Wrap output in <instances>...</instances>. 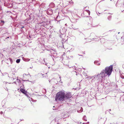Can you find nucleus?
<instances>
[{
  "label": "nucleus",
  "instance_id": "obj_44",
  "mask_svg": "<svg viewBox=\"0 0 124 124\" xmlns=\"http://www.w3.org/2000/svg\"><path fill=\"white\" fill-rule=\"evenodd\" d=\"M71 68V67H69L70 68Z\"/></svg>",
  "mask_w": 124,
  "mask_h": 124
},
{
  "label": "nucleus",
  "instance_id": "obj_28",
  "mask_svg": "<svg viewBox=\"0 0 124 124\" xmlns=\"http://www.w3.org/2000/svg\"><path fill=\"white\" fill-rule=\"evenodd\" d=\"M108 14H110V13H109Z\"/></svg>",
  "mask_w": 124,
  "mask_h": 124
},
{
  "label": "nucleus",
  "instance_id": "obj_37",
  "mask_svg": "<svg viewBox=\"0 0 124 124\" xmlns=\"http://www.w3.org/2000/svg\"><path fill=\"white\" fill-rule=\"evenodd\" d=\"M76 75H77V74H76Z\"/></svg>",
  "mask_w": 124,
  "mask_h": 124
},
{
  "label": "nucleus",
  "instance_id": "obj_22",
  "mask_svg": "<svg viewBox=\"0 0 124 124\" xmlns=\"http://www.w3.org/2000/svg\"><path fill=\"white\" fill-rule=\"evenodd\" d=\"M3 112L2 111L0 112V113L1 114H3Z\"/></svg>",
  "mask_w": 124,
  "mask_h": 124
},
{
  "label": "nucleus",
  "instance_id": "obj_29",
  "mask_svg": "<svg viewBox=\"0 0 124 124\" xmlns=\"http://www.w3.org/2000/svg\"><path fill=\"white\" fill-rule=\"evenodd\" d=\"M24 27L23 26V27H22V28H23Z\"/></svg>",
  "mask_w": 124,
  "mask_h": 124
},
{
  "label": "nucleus",
  "instance_id": "obj_26",
  "mask_svg": "<svg viewBox=\"0 0 124 124\" xmlns=\"http://www.w3.org/2000/svg\"><path fill=\"white\" fill-rule=\"evenodd\" d=\"M9 38V37H7V38H6V39H8V38Z\"/></svg>",
  "mask_w": 124,
  "mask_h": 124
},
{
  "label": "nucleus",
  "instance_id": "obj_14",
  "mask_svg": "<svg viewBox=\"0 0 124 124\" xmlns=\"http://www.w3.org/2000/svg\"><path fill=\"white\" fill-rule=\"evenodd\" d=\"M112 16H109L108 17V19L109 20H110L111 19Z\"/></svg>",
  "mask_w": 124,
  "mask_h": 124
},
{
  "label": "nucleus",
  "instance_id": "obj_15",
  "mask_svg": "<svg viewBox=\"0 0 124 124\" xmlns=\"http://www.w3.org/2000/svg\"><path fill=\"white\" fill-rule=\"evenodd\" d=\"M83 119L85 121H86V117L85 116H84L83 117Z\"/></svg>",
  "mask_w": 124,
  "mask_h": 124
},
{
  "label": "nucleus",
  "instance_id": "obj_23",
  "mask_svg": "<svg viewBox=\"0 0 124 124\" xmlns=\"http://www.w3.org/2000/svg\"><path fill=\"white\" fill-rule=\"evenodd\" d=\"M4 83V84H6L7 82H3Z\"/></svg>",
  "mask_w": 124,
  "mask_h": 124
},
{
  "label": "nucleus",
  "instance_id": "obj_32",
  "mask_svg": "<svg viewBox=\"0 0 124 124\" xmlns=\"http://www.w3.org/2000/svg\"><path fill=\"white\" fill-rule=\"evenodd\" d=\"M65 25H66L67 26V24H66H66H65Z\"/></svg>",
  "mask_w": 124,
  "mask_h": 124
},
{
  "label": "nucleus",
  "instance_id": "obj_38",
  "mask_svg": "<svg viewBox=\"0 0 124 124\" xmlns=\"http://www.w3.org/2000/svg\"><path fill=\"white\" fill-rule=\"evenodd\" d=\"M83 124H85L84 123H83Z\"/></svg>",
  "mask_w": 124,
  "mask_h": 124
},
{
  "label": "nucleus",
  "instance_id": "obj_21",
  "mask_svg": "<svg viewBox=\"0 0 124 124\" xmlns=\"http://www.w3.org/2000/svg\"><path fill=\"white\" fill-rule=\"evenodd\" d=\"M17 81L18 82L20 81V80L19 79H17Z\"/></svg>",
  "mask_w": 124,
  "mask_h": 124
},
{
  "label": "nucleus",
  "instance_id": "obj_18",
  "mask_svg": "<svg viewBox=\"0 0 124 124\" xmlns=\"http://www.w3.org/2000/svg\"><path fill=\"white\" fill-rule=\"evenodd\" d=\"M69 3L71 5H73V2L72 0L70 1Z\"/></svg>",
  "mask_w": 124,
  "mask_h": 124
},
{
  "label": "nucleus",
  "instance_id": "obj_36",
  "mask_svg": "<svg viewBox=\"0 0 124 124\" xmlns=\"http://www.w3.org/2000/svg\"><path fill=\"white\" fill-rule=\"evenodd\" d=\"M53 110H55V109L54 108H53Z\"/></svg>",
  "mask_w": 124,
  "mask_h": 124
},
{
  "label": "nucleus",
  "instance_id": "obj_39",
  "mask_svg": "<svg viewBox=\"0 0 124 124\" xmlns=\"http://www.w3.org/2000/svg\"><path fill=\"white\" fill-rule=\"evenodd\" d=\"M53 107V108H54L55 107H54H54Z\"/></svg>",
  "mask_w": 124,
  "mask_h": 124
},
{
  "label": "nucleus",
  "instance_id": "obj_35",
  "mask_svg": "<svg viewBox=\"0 0 124 124\" xmlns=\"http://www.w3.org/2000/svg\"><path fill=\"white\" fill-rule=\"evenodd\" d=\"M42 74V76L43 77V76L44 75L43 74Z\"/></svg>",
  "mask_w": 124,
  "mask_h": 124
},
{
  "label": "nucleus",
  "instance_id": "obj_4",
  "mask_svg": "<svg viewBox=\"0 0 124 124\" xmlns=\"http://www.w3.org/2000/svg\"><path fill=\"white\" fill-rule=\"evenodd\" d=\"M92 23H93L92 22H91L90 23H88V26L89 28H90L91 27H94L95 26L93 25Z\"/></svg>",
  "mask_w": 124,
  "mask_h": 124
},
{
  "label": "nucleus",
  "instance_id": "obj_6",
  "mask_svg": "<svg viewBox=\"0 0 124 124\" xmlns=\"http://www.w3.org/2000/svg\"><path fill=\"white\" fill-rule=\"evenodd\" d=\"M49 6L50 8H53L55 7V5L54 3L52 2L50 3Z\"/></svg>",
  "mask_w": 124,
  "mask_h": 124
},
{
  "label": "nucleus",
  "instance_id": "obj_33",
  "mask_svg": "<svg viewBox=\"0 0 124 124\" xmlns=\"http://www.w3.org/2000/svg\"><path fill=\"white\" fill-rule=\"evenodd\" d=\"M13 78V79H15V78Z\"/></svg>",
  "mask_w": 124,
  "mask_h": 124
},
{
  "label": "nucleus",
  "instance_id": "obj_10",
  "mask_svg": "<svg viewBox=\"0 0 124 124\" xmlns=\"http://www.w3.org/2000/svg\"><path fill=\"white\" fill-rule=\"evenodd\" d=\"M22 59L25 62H28L30 60V59L28 58H24L23 57Z\"/></svg>",
  "mask_w": 124,
  "mask_h": 124
},
{
  "label": "nucleus",
  "instance_id": "obj_41",
  "mask_svg": "<svg viewBox=\"0 0 124 124\" xmlns=\"http://www.w3.org/2000/svg\"><path fill=\"white\" fill-rule=\"evenodd\" d=\"M112 0H110V1H111Z\"/></svg>",
  "mask_w": 124,
  "mask_h": 124
},
{
  "label": "nucleus",
  "instance_id": "obj_20",
  "mask_svg": "<svg viewBox=\"0 0 124 124\" xmlns=\"http://www.w3.org/2000/svg\"><path fill=\"white\" fill-rule=\"evenodd\" d=\"M121 78H124V76H123L122 75L121 76Z\"/></svg>",
  "mask_w": 124,
  "mask_h": 124
},
{
  "label": "nucleus",
  "instance_id": "obj_45",
  "mask_svg": "<svg viewBox=\"0 0 124 124\" xmlns=\"http://www.w3.org/2000/svg\"><path fill=\"white\" fill-rule=\"evenodd\" d=\"M43 5V4H41V5Z\"/></svg>",
  "mask_w": 124,
  "mask_h": 124
},
{
  "label": "nucleus",
  "instance_id": "obj_3",
  "mask_svg": "<svg viewBox=\"0 0 124 124\" xmlns=\"http://www.w3.org/2000/svg\"><path fill=\"white\" fill-rule=\"evenodd\" d=\"M65 100L67 99H69L71 97V93L68 92L66 94L64 93Z\"/></svg>",
  "mask_w": 124,
  "mask_h": 124
},
{
  "label": "nucleus",
  "instance_id": "obj_12",
  "mask_svg": "<svg viewBox=\"0 0 124 124\" xmlns=\"http://www.w3.org/2000/svg\"><path fill=\"white\" fill-rule=\"evenodd\" d=\"M83 111V108L81 107L80 108V110H78L77 111V112L78 113H80L81 112H82Z\"/></svg>",
  "mask_w": 124,
  "mask_h": 124
},
{
  "label": "nucleus",
  "instance_id": "obj_30",
  "mask_svg": "<svg viewBox=\"0 0 124 124\" xmlns=\"http://www.w3.org/2000/svg\"><path fill=\"white\" fill-rule=\"evenodd\" d=\"M45 64H46H46H47V63H45Z\"/></svg>",
  "mask_w": 124,
  "mask_h": 124
},
{
  "label": "nucleus",
  "instance_id": "obj_16",
  "mask_svg": "<svg viewBox=\"0 0 124 124\" xmlns=\"http://www.w3.org/2000/svg\"><path fill=\"white\" fill-rule=\"evenodd\" d=\"M20 61V59H17L16 61V62L17 63H19Z\"/></svg>",
  "mask_w": 124,
  "mask_h": 124
},
{
  "label": "nucleus",
  "instance_id": "obj_40",
  "mask_svg": "<svg viewBox=\"0 0 124 124\" xmlns=\"http://www.w3.org/2000/svg\"><path fill=\"white\" fill-rule=\"evenodd\" d=\"M99 14H100V13H98Z\"/></svg>",
  "mask_w": 124,
  "mask_h": 124
},
{
  "label": "nucleus",
  "instance_id": "obj_8",
  "mask_svg": "<svg viewBox=\"0 0 124 124\" xmlns=\"http://www.w3.org/2000/svg\"><path fill=\"white\" fill-rule=\"evenodd\" d=\"M50 52L51 53V54H54L55 55H56L57 54L56 51L55 50H53L51 49L50 51Z\"/></svg>",
  "mask_w": 124,
  "mask_h": 124
},
{
  "label": "nucleus",
  "instance_id": "obj_17",
  "mask_svg": "<svg viewBox=\"0 0 124 124\" xmlns=\"http://www.w3.org/2000/svg\"><path fill=\"white\" fill-rule=\"evenodd\" d=\"M85 11H86L88 13L89 15L90 14V11L89 10H85Z\"/></svg>",
  "mask_w": 124,
  "mask_h": 124
},
{
  "label": "nucleus",
  "instance_id": "obj_13",
  "mask_svg": "<svg viewBox=\"0 0 124 124\" xmlns=\"http://www.w3.org/2000/svg\"><path fill=\"white\" fill-rule=\"evenodd\" d=\"M8 60L10 61L11 64H12L13 62V61L12 59L11 58H9Z\"/></svg>",
  "mask_w": 124,
  "mask_h": 124
},
{
  "label": "nucleus",
  "instance_id": "obj_27",
  "mask_svg": "<svg viewBox=\"0 0 124 124\" xmlns=\"http://www.w3.org/2000/svg\"><path fill=\"white\" fill-rule=\"evenodd\" d=\"M61 77H59V78H60V79H61Z\"/></svg>",
  "mask_w": 124,
  "mask_h": 124
},
{
  "label": "nucleus",
  "instance_id": "obj_43",
  "mask_svg": "<svg viewBox=\"0 0 124 124\" xmlns=\"http://www.w3.org/2000/svg\"><path fill=\"white\" fill-rule=\"evenodd\" d=\"M109 111H110V110H111V109H109Z\"/></svg>",
  "mask_w": 124,
  "mask_h": 124
},
{
  "label": "nucleus",
  "instance_id": "obj_46",
  "mask_svg": "<svg viewBox=\"0 0 124 124\" xmlns=\"http://www.w3.org/2000/svg\"><path fill=\"white\" fill-rule=\"evenodd\" d=\"M97 15H98V16H99V15H98V14H97Z\"/></svg>",
  "mask_w": 124,
  "mask_h": 124
},
{
  "label": "nucleus",
  "instance_id": "obj_1",
  "mask_svg": "<svg viewBox=\"0 0 124 124\" xmlns=\"http://www.w3.org/2000/svg\"><path fill=\"white\" fill-rule=\"evenodd\" d=\"M112 69V65L109 67H106L99 74L92 76L90 78L92 79V82H95V84L101 83L106 76L108 77L111 74Z\"/></svg>",
  "mask_w": 124,
  "mask_h": 124
},
{
  "label": "nucleus",
  "instance_id": "obj_9",
  "mask_svg": "<svg viewBox=\"0 0 124 124\" xmlns=\"http://www.w3.org/2000/svg\"><path fill=\"white\" fill-rule=\"evenodd\" d=\"M21 91L23 93L26 94L27 93V92L25 90H24L22 88H21L20 89Z\"/></svg>",
  "mask_w": 124,
  "mask_h": 124
},
{
  "label": "nucleus",
  "instance_id": "obj_31",
  "mask_svg": "<svg viewBox=\"0 0 124 124\" xmlns=\"http://www.w3.org/2000/svg\"><path fill=\"white\" fill-rule=\"evenodd\" d=\"M14 83H16V82H14Z\"/></svg>",
  "mask_w": 124,
  "mask_h": 124
},
{
  "label": "nucleus",
  "instance_id": "obj_11",
  "mask_svg": "<svg viewBox=\"0 0 124 124\" xmlns=\"http://www.w3.org/2000/svg\"><path fill=\"white\" fill-rule=\"evenodd\" d=\"M94 63L95 64L98 65H99L100 64V63H98V61H95Z\"/></svg>",
  "mask_w": 124,
  "mask_h": 124
},
{
  "label": "nucleus",
  "instance_id": "obj_19",
  "mask_svg": "<svg viewBox=\"0 0 124 124\" xmlns=\"http://www.w3.org/2000/svg\"><path fill=\"white\" fill-rule=\"evenodd\" d=\"M12 109V108H8V111H10Z\"/></svg>",
  "mask_w": 124,
  "mask_h": 124
},
{
  "label": "nucleus",
  "instance_id": "obj_42",
  "mask_svg": "<svg viewBox=\"0 0 124 124\" xmlns=\"http://www.w3.org/2000/svg\"><path fill=\"white\" fill-rule=\"evenodd\" d=\"M118 2V1H117V3Z\"/></svg>",
  "mask_w": 124,
  "mask_h": 124
},
{
  "label": "nucleus",
  "instance_id": "obj_34",
  "mask_svg": "<svg viewBox=\"0 0 124 124\" xmlns=\"http://www.w3.org/2000/svg\"><path fill=\"white\" fill-rule=\"evenodd\" d=\"M44 61L45 62V59H44Z\"/></svg>",
  "mask_w": 124,
  "mask_h": 124
},
{
  "label": "nucleus",
  "instance_id": "obj_25",
  "mask_svg": "<svg viewBox=\"0 0 124 124\" xmlns=\"http://www.w3.org/2000/svg\"><path fill=\"white\" fill-rule=\"evenodd\" d=\"M1 22H2V23H4V21H1Z\"/></svg>",
  "mask_w": 124,
  "mask_h": 124
},
{
  "label": "nucleus",
  "instance_id": "obj_5",
  "mask_svg": "<svg viewBox=\"0 0 124 124\" xmlns=\"http://www.w3.org/2000/svg\"><path fill=\"white\" fill-rule=\"evenodd\" d=\"M71 27L74 30H76L78 29V26L75 25H72Z\"/></svg>",
  "mask_w": 124,
  "mask_h": 124
},
{
  "label": "nucleus",
  "instance_id": "obj_7",
  "mask_svg": "<svg viewBox=\"0 0 124 124\" xmlns=\"http://www.w3.org/2000/svg\"><path fill=\"white\" fill-rule=\"evenodd\" d=\"M47 12H49L50 13V15H51L53 13V10L51 8L48 9L47 11Z\"/></svg>",
  "mask_w": 124,
  "mask_h": 124
},
{
  "label": "nucleus",
  "instance_id": "obj_24",
  "mask_svg": "<svg viewBox=\"0 0 124 124\" xmlns=\"http://www.w3.org/2000/svg\"><path fill=\"white\" fill-rule=\"evenodd\" d=\"M60 82H61V83H62V82L61 81V79L60 81Z\"/></svg>",
  "mask_w": 124,
  "mask_h": 124
},
{
  "label": "nucleus",
  "instance_id": "obj_2",
  "mask_svg": "<svg viewBox=\"0 0 124 124\" xmlns=\"http://www.w3.org/2000/svg\"><path fill=\"white\" fill-rule=\"evenodd\" d=\"M64 93L63 91H60L56 94L55 100L56 101H62L65 100Z\"/></svg>",
  "mask_w": 124,
  "mask_h": 124
}]
</instances>
